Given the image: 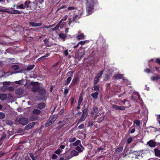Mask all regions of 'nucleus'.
I'll list each match as a JSON object with an SVG mask.
<instances>
[{"instance_id": "61", "label": "nucleus", "mask_w": 160, "mask_h": 160, "mask_svg": "<svg viewBox=\"0 0 160 160\" xmlns=\"http://www.w3.org/2000/svg\"><path fill=\"white\" fill-rule=\"evenodd\" d=\"M155 62L160 65V59L159 58H156L155 61Z\"/></svg>"}, {"instance_id": "22", "label": "nucleus", "mask_w": 160, "mask_h": 160, "mask_svg": "<svg viewBox=\"0 0 160 160\" xmlns=\"http://www.w3.org/2000/svg\"><path fill=\"white\" fill-rule=\"evenodd\" d=\"M99 88L100 87L99 85H97L93 86L92 88V90H94V91H96V92H99Z\"/></svg>"}, {"instance_id": "21", "label": "nucleus", "mask_w": 160, "mask_h": 160, "mask_svg": "<svg viewBox=\"0 0 160 160\" xmlns=\"http://www.w3.org/2000/svg\"><path fill=\"white\" fill-rule=\"evenodd\" d=\"M57 118V116L55 115H51L49 119L52 123H53Z\"/></svg>"}, {"instance_id": "12", "label": "nucleus", "mask_w": 160, "mask_h": 160, "mask_svg": "<svg viewBox=\"0 0 160 160\" xmlns=\"http://www.w3.org/2000/svg\"><path fill=\"white\" fill-rule=\"evenodd\" d=\"M98 51L96 50L95 51H93L92 52V54L93 57H95L96 56L99 58L100 57H103L104 55V53L102 55L100 53H99Z\"/></svg>"}, {"instance_id": "17", "label": "nucleus", "mask_w": 160, "mask_h": 160, "mask_svg": "<svg viewBox=\"0 0 160 160\" xmlns=\"http://www.w3.org/2000/svg\"><path fill=\"white\" fill-rule=\"evenodd\" d=\"M87 116L82 114L78 122L77 125H78L81 122L84 121L86 118Z\"/></svg>"}, {"instance_id": "32", "label": "nucleus", "mask_w": 160, "mask_h": 160, "mask_svg": "<svg viewBox=\"0 0 160 160\" xmlns=\"http://www.w3.org/2000/svg\"><path fill=\"white\" fill-rule=\"evenodd\" d=\"M75 72V71L73 70L72 71H70L68 72L67 74L68 76H69V77H71L72 78L73 76V74Z\"/></svg>"}, {"instance_id": "58", "label": "nucleus", "mask_w": 160, "mask_h": 160, "mask_svg": "<svg viewBox=\"0 0 160 160\" xmlns=\"http://www.w3.org/2000/svg\"><path fill=\"white\" fill-rule=\"evenodd\" d=\"M24 148V146L22 145H20L17 148V150L22 149Z\"/></svg>"}, {"instance_id": "63", "label": "nucleus", "mask_w": 160, "mask_h": 160, "mask_svg": "<svg viewBox=\"0 0 160 160\" xmlns=\"http://www.w3.org/2000/svg\"><path fill=\"white\" fill-rule=\"evenodd\" d=\"M105 76L104 79V81H107L108 79V76L107 74H105Z\"/></svg>"}, {"instance_id": "55", "label": "nucleus", "mask_w": 160, "mask_h": 160, "mask_svg": "<svg viewBox=\"0 0 160 160\" xmlns=\"http://www.w3.org/2000/svg\"><path fill=\"white\" fill-rule=\"evenodd\" d=\"M65 88H66L65 89L64 91V92L63 93L64 95L67 94L68 93V87H66Z\"/></svg>"}, {"instance_id": "46", "label": "nucleus", "mask_w": 160, "mask_h": 160, "mask_svg": "<svg viewBox=\"0 0 160 160\" xmlns=\"http://www.w3.org/2000/svg\"><path fill=\"white\" fill-rule=\"evenodd\" d=\"M99 78L95 77L94 78L93 82V83L94 85L97 84L99 81Z\"/></svg>"}, {"instance_id": "13", "label": "nucleus", "mask_w": 160, "mask_h": 160, "mask_svg": "<svg viewBox=\"0 0 160 160\" xmlns=\"http://www.w3.org/2000/svg\"><path fill=\"white\" fill-rule=\"evenodd\" d=\"M123 76L122 74H116L112 77V79L114 80H116L119 79H123Z\"/></svg>"}, {"instance_id": "27", "label": "nucleus", "mask_w": 160, "mask_h": 160, "mask_svg": "<svg viewBox=\"0 0 160 160\" xmlns=\"http://www.w3.org/2000/svg\"><path fill=\"white\" fill-rule=\"evenodd\" d=\"M59 36L60 38L63 40V41H65V40L67 37L66 35L63 33H60L59 35Z\"/></svg>"}, {"instance_id": "4", "label": "nucleus", "mask_w": 160, "mask_h": 160, "mask_svg": "<svg viewBox=\"0 0 160 160\" xmlns=\"http://www.w3.org/2000/svg\"><path fill=\"white\" fill-rule=\"evenodd\" d=\"M18 122L19 124L25 125L28 123V119L25 118H21L19 119Z\"/></svg>"}, {"instance_id": "45", "label": "nucleus", "mask_w": 160, "mask_h": 160, "mask_svg": "<svg viewBox=\"0 0 160 160\" xmlns=\"http://www.w3.org/2000/svg\"><path fill=\"white\" fill-rule=\"evenodd\" d=\"M105 148L106 146L105 145L102 146L98 148L97 151L98 152H99L101 150H105Z\"/></svg>"}, {"instance_id": "51", "label": "nucleus", "mask_w": 160, "mask_h": 160, "mask_svg": "<svg viewBox=\"0 0 160 160\" xmlns=\"http://www.w3.org/2000/svg\"><path fill=\"white\" fill-rule=\"evenodd\" d=\"M5 117V115L3 112H0V119H2Z\"/></svg>"}, {"instance_id": "19", "label": "nucleus", "mask_w": 160, "mask_h": 160, "mask_svg": "<svg viewBox=\"0 0 160 160\" xmlns=\"http://www.w3.org/2000/svg\"><path fill=\"white\" fill-rule=\"evenodd\" d=\"M32 112L33 114L38 115L41 114V112L38 109H35L32 110Z\"/></svg>"}, {"instance_id": "37", "label": "nucleus", "mask_w": 160, "mask_h": 160, "mask_svg": "<svg viewBox=\"0 0 160 160\" xmlns=\"http://www.w3.org/2000/svg\"><path fill=\"white\" fill-rule=\"evenodd\" d=\"M25 8L26 6L22 4H20L16 7L17 9H24Z\"/></svg>"}, {"instance_id": "39", "label": "nucleus", "mask_w": 160, "mask_h": 160, "mask_svg": "<svg viewBox=\"0 0 160 160\" xmlns=\"http://www.w3.org/2000/svg\"><path fill=\"white\" fill-rule=\"evenodd\" d=\"M53 123H52V122L49 119V120L47 121V122L45 124V126L46 127H48Z\"/></svg>"}, {"instance_id": "11", "label": "nucleus", "mask_w": 160, "mask_h": 160, "mask_svg": "<svg viewBox=\"0 0 160 160\" xmlns=\"http://www.w3.org/2000/svg\"><path fill=\"white\" fill-rule=\"evenodd\" d=\"M46 104L43 102L39 103L36 106V108L39 109L41 110L46 107Z\"/></svg>"}, {"instance_id": "29", "label": "nucleus", "mask_w": 160, "mask_h": 160, "mask_svg": "<svg viewBox=\"0 0 160 160\" xmlns=\"http://www.w3.org/2000/svg\"><path fill=\"white\" fill-rule=\"evenodd\" d=\"M31 3V2L29 0H26L24 2V6H26V8H29L30 7L29 6V4Z\"/></svg>"}, {"instance_id": "43", "label": "nucleus", "mask_w": 160, "mask_h": 160, "mask_svg": "<svg viewBox=\"0 0 160 160\" xmlns=\"http://www.w3.org/2000/svg\"><path fill=\"white\" fill-rule=\"evenodd\" d=\"M88 108H86L85 109H84L83 110L82 114L85 115L86 116H87V115H88Z\"/></svg>"}, {"instance_id": "52", "label": "nucleus", "mask_w": 160, "mask_h": 160, "mask_svg": "<svg viewBox=\"0 0 160 160\" xmlns=\"http://www.w3.org/2000/svg\"><path fill=\"white\" fill-rule=\"evenodd\" d=\"M59 26L58 25H57L56 26L53 28L51 29V30L52 31H55L58 29Z\"/></svg>"}, {"instance_id": "35", "label": "nucleus", "mask_w": 160, "mask_h": 160, "mask_svg": "<svg viewBox=\"0 0 160 160\" xmlns=\"http://www.w3.org/2000/svg\"><path fill=\"white\" fill-rule=\"evenodd\" d=\"M72 78L71 77H68L66 79V82L64 83V85H68L70 82Z\"/></svg>"}, {"instance_id": "18", "label": "nucleus", "mask_w": 160, "mask_h": 160, "mask_svg": "<svg viewBox=\"0 0 160 160\" xmlns=\"http://www.w3.org/2000/svg\"><path fill=\"white\" fill-rule=\"evenodd\" d=\"M15 92L17 94L22 95L24 93V90L22 88H18L16 90Z\"/></svg>"}, {"instance_id": "9", "label": "nucleus", "mask_w": 160, "mask_h": 160, "mask_svg": "<svg viewBox=\"0 0 160 160\" xmlns=\"http://www.w3.org/2000/svg\"><path fill=\"white\" fill-rule=\"evenodd\" d=\"M112 108L113 109H115L116 110H124L125 109V107L124 106H119L115 104H112Z\"/></svg>"}, {"instance_id": "14", "label": "nucleus", "mask_w": 160, "mask_h": 160, "mask_svg": "<svg viewBox=\"0 0 160 160\" xmlns=\"http://www.w3.org/2000/svg\"><path fill=\"white\" fill-rule=\"evenodd\" d=\"M147 143L149 146L152 148H154L156 145V142H154L153 140L149 141Z\"/></svg>"}, {"instance_id": "31", "label": "nucleus", "mask_w": 160, "mask_h": 160, "mask_svg": "<svg viewBox=\"0 0 160 160\" xmlns=\"http://www.w3.org/2000/svg\"><path fill=\"white\" fill-rule=\"evenodd\" d=\"M160 79V76L158 75L156 76L152 77L151 78V79L152 81H155Z\"/></svg>"}, {"instance_id": "30", "label": "nucleus", "mask_w": 160, "mask_h": 160, "mask_svg": "<svg viewBox=\"0 0 160 160\" xmlns=\"http://www.w3.org/2000/svg\"><path fill=\"white\" fill-rule=\"evenodd\" d=\"M119 145L120 146V147L118 148L116 151L118 152H120L123 150V145L122 144L120 143Z\"/></svg>"}, {"instance_id": "42", "label": "nucleus", "mask_w": 160, "mask_h": 160, "mask_svg": "<svg viewBox=\"0 0 160 160\" xmlns=\"http://www.w3.org/2000/svg\"><path fill=\"white\" fill-rule=\"evenodd\" d=\"M93 110L96 114H98L99 111L97 107L95 106L93 107Z\"/></svg>"}, {"instance_id": "34", "label": "nucleus", "mask_w": 160, "mask_h": 160, "mask_svg": "<svg viewBox=\"0 0 160 160\" xmlns=\"http://www.w3.org/2000/svg\"><path fill=\"white\" fill-rule=\"evenodd\" d=\"M30 157L31 158L32 160H37V156H34L33 153H29Z\"/></svg>"}, {"instance_id": "59", "label": "nucleus", "mask_w": 160, "mask_h": 160, "mask_svg": "<svg viewBox=\"0 0 160 160\" xmlns=\"http://www.w3.org/2000/svg\"><path fill=\"white\" fill-rule=\"evenodd\" d=\"M84 127V124L82 123L78 127V128L79 129H82Z\"/></svg>"}, {"instance_id": "6", "label": "nucleus", "mask_w": 160, "mask_h": 160, "mask_svg": "<svg viewBox=\"0 0 160 160\" xmlns=\"http://www.w3.org/2000/svg\"><path fill=\"white\" fill-rule=\"evenodd\" d=\"M12 68L14 70L16 71L15 73L21 72L23 71L22 69L20 68L19 65H14L12 66Z\"/></svg>"}, {"instance_id": "36", "label": "nucleus", "mask_w": 160, "mask_h": 160, "mask_svg": "<svg viewBox=\"0 0 160 160\" xmlns=\"http://www.w3.org/2000/svg\"><path fill=\"white\" fill-rule=\"evenodd\" d=\"M9 13L13 14H20L21 13V11L18 10H14L12 11H11Z\"/></svg>"}, {"instance_id": "23", "label": "nucleus", "mask_w": 160, "mask_h": 160, "mask_svg": "<svg viewBox=\"0 0 160 160\" xmlns=\"http://www.w3.org/2000/svg\"><path fill=\"white\" fill-rule=\"evenodd\" d=\"M35 67L34 65H29L27 67V68L24 69V71H30L32 69Z\"/></svg>"}, {"instance_id": "33", "label": "nucleus", "mask_w": 160, "mask_h": 160, "mask_svg": "<svg viewBox=\"0 0 160 160\" xmlns=\"http://www.w3.org/2000/svg\"><path fill=\"white\" fill-rule=\"evenodd\" d=\"M84 38V35L83 33L78 35L77 36V39L78 40H80L83 39Z\"/></svg>"}, {"instance_id": "3", "label": "nucleus", "mask_w": 160, "mask_h": 160, "mask_svg": "<svg viewBox=\"0 0 160 160\" xmlns=\"http://www.w3.org/2000/svg\"><path fill=\"white\" fill-rule=\"evenodd\" d=\"M68 156L65 157L66 160H69L72 158L73 156H77L78 155V152L75 150H72L70 154H68L69 152L67 153Z\"/></svg>"}, {"instance_id": "50", "label": "nucleus", "mask_w": 160, "mask_h": 160, "mask_svg": "<svg viewBox=\"0 0 160 160\" xmlns=\"http://www.w3.org/2000/svg\"><path fill=\"white\" fill-rule=\"evenodd\" d=\"M133 122L134 124H136L137 125H139L140 124V120H134Z\"/></svg>"}, {"instance_id": "49", "label": "nucleus", "mask_w": 160, "mask_h": 160, "mask_svg": "<svg viewBox=\"0 0 160 160\" xmlns=\"http://www.w3.org/2000/svg\"><path fill=\"white\" fill-rule=\"evenodd\" d=\"M76 140L75 137H73L72 138H69L68 141L70 142H74Z\"/></svg>"}, {"instance_id": "62", "label": "nucleus", "mask_w": 160, "mask_h": 160, "mask_svg": "<svg viewBox=\"0 0 160 160\" xmlns=\"http://www.w3.org/2000/svg\"><path fill=\"white\" fill-rule=\"evenodd\" d=\"M156 70L158 73H160V68L155 67L154 68Z\"/></svg>"}, {"instance_id": "7", "label": "nucleus", "mask_w": 160, "mask_h": 160, "mask_svg": "<svg viewBox=\"0 0 160 160\" xmlns=\"http://www.w3.org/2000/svg\"><path fill=\"white\" fill-rule=\"evenodd\" d=\"M28 24L30 27H37L41 26L42 23L41 22L36 23L33 22H29Z\"/></svg>"}, {"instance_id": "2", "label": "nucleus", "mask_w": 160, "mask_h": 160, "mask_svg": "<svg viewBox=\"0 0 160 160\" xmlns=\"http://www.w3.org/2000/svg\"><path fill=\"white\" fill-rule=\"evenodd\" d=\"M30 85L33 87L31 88V91L32 92H37L39 90L40 85L39 82L32 81L30 83Z\"/></svg>"}, {"instance_id": "16", "label": "nucleus", "mask_w": 160, "mask_h": 160, "mask_svg": "<svg viewBox=\"0 0 160 160\" xmlns=\"http://www.w3.org/2000/svg\"><path fill=\"white\" fill-rule=\"evenodd\" d=\"M154 152L155 156L160 158V150L156 148L154 149Z\"/></svg>"}, {"instance_id": "26", "label": "nucleus", "mask_w": 160, "mask_h": 160, "mask_svg": "<svg viewBox=\"0 0 160 160\" xmlns=\"http://www.w3.org/2000/svg\"><path fill=\"white\" fill-rule=\"evenodd\" d=\"M99 93L98 92H93L91 94V96L94 99H97L98 98Z\"/></svg>"}, {"instance_id": "64", "label": "nucleus", "mask_w": 160, "mask_h": 160, "mask_svg": "<svg viewBox=\"0 0 160 160\" xmlns=\"http://www.w3.org/2000/svg\"><path fill=\"white\" fill-rule=\"evenodd\" d=\"M76 9V8L74 7H68V10H71L75 9Z\"/></svg>"}, {"instance_id": "20", "label": "nucleus", "mask_w": 160, "mask_h": 160, "mask_svg": "<svg viewBox=\"0 0 160 160\" xmlns=\"http://www.w3.org/2000/svg\"><path fill=\"white\" fill-rule=\"evenodd\" d=\"M79 79V78L78 76H75L72 82V85H74L76 84V83L77 82Z\"/></svg>"}, {"instance_id": "5", "label": "nucleus", "mask_w": 160, "mask_h": 160, "mask_svg": "<svg viewBox=\"0 0 160 160\" xmlns=\"http://www.w3.org/2000/svg\"><path fill=\"white\" fill-rule=\"evenodd\" d=\"M38 92L40 95L43 98H44L46 95V91L45 88H40L37 91Z\"/></svg>"}, {"instance_id": "60", "label": "nucleus", "mask_w": 160, "mask_h": 160, "mask_svg": "<svg viewBox=\"0 0 160 160\" xmlns=\"http://www.w3.org/2000/svg\"><path fill=\"white\" fill-rule=\"evenodd\" d=\"M86 42V41H81L78 42V44H80L81 46H82Z\"/></svg>"}, {"instance_id": "48", "label": "nucleus", "mask_w": 160, "mask_h": 160, "mask_svg": "<svg viewBox=\"0 0 160 160\" xmlns=\"http://www.w3.org/2000/svg\"><path fill=\"white\" fill-rule=\"evenodd\" d=\"M133 141V138L130 137L127 140V144L131 143Z\"/></svg>"}, {"instance_id": "25", "label": "nucleus", "mask_w": 160, "mask_h": 160, "mask_svg": "<svg viewBox=\"0 0 160 160\" xmlns=\"http://www.w3.org/2000/svg\"><path fill=\"white\" fill-rule=\"evenodd\" d=\"M7 98V95L6 94H0V99L1 100H4Z\"/></svg>"}, {"instance_id": "1", "label": "nucleus", "mask_w": 160, "mask_h": 160, "mask_svg": "<svg viewBox=\"0 0 160 160\" xmlns=\"http://www.w3.org/2000/svg\"><path fill=\"white\" fill-rule=\"evenodd\" d=\"M86 9L87 12V15H90L93 11L95 5L98 4V0H86Z\"/></svg>"}, {"instance_id": "40", "label": "nucleus", "mask_w": 160, "mask_h": 160, "mask_svg": "<svg viewBox=\"0 0 160 160\" xmlns=\"http://www.w3.org/2000/svg\"><path fill=\"white\" fill-rule=\"evenodd\" d=\"M85 54V51H84L83 52H81L80 53H79V55H78V56H79L80 59L82 58L83 57H84Z\"/></svg>"}, {"instance_id": "54", "label": "nucleus", "mask_w": 160, "mask_h": 160, "mask_svg": "<svg viewBox=\"0 0 160 160\" xmlns=\"http://www.w3.org/2000/svg\"><path fill=\"white\" fill-rule=\"evenodd\" d=\"M104 120V117H101L98 119V122H103Z\"/></svg>"}, {"instance_id": "15", "label": "nucleus", "mask_w": 160, "mask_h": 160, "mask_svg": "<svg viewBox=\"0 0 160 160\" xmlns=\"http://www.w3.org/2000/svg\"><path fill=\"white\" fill-rule=\"evenodd\" d=\"M39 116L33 114L30 117V118L31 121H34L38 120L39 118Z\"/></svg>"}, {"instance_id": "24", "label": "nucleus", "mask_w": 160, "mask_h": 160, "mask_svg": "<svg viewBox=\"0 0 160 160\" xmlns=\"http://www.w3.org/2000/svg\"><path fill=\"white\" fill-rule=\"evenodd\" d=\"M123 102L124 105L125 106V108H128L130 107L131 105L130 104L129 102L126 99L123 100Z\"/></svg>"}, {"instance_id": "41", "label": "nucleus", "mask_w": 160, "mask_h": 160, "mask_svg": "<svg viewBox=\"0 0 160 160\" xmlns=\"http://www.w3.org/2000/svg\"><path fill=\"white\" fill-rule=\"evenodd\" d=\"M103 72V71H101L98 73L96 75V77H98L99 78L101 77Z\"/></svg>"}, {"instance_id": "56", "label": "nucleus", "mask_w": 160, "mask_h": 160, "mask_svg": "<svg viewBox=\"0 0 160 160\" xmlns=\"http://www.w3.org/2000/svg\"><path fill=\"white\" fill-rule=\"evenodd\" d=\"M62 151L60 149L58 148L56 151H55L54 153L58 154H59Z\"/></svg>"}, {"instance_id": "57", "label": "nucleus", "mask_w": 160, "mask_h": 160, "mask_svg": "<svg viewBox=\"0 0 160 160\" xmlns=\"http://www.w3.org/2000/svg\"><path fill=\"white\" fill-rule=\"evenodd\" d=\"M50 55V54L49 53H47L44 56H42L40 57L41 59H44L45 58L48 57Z\"/></svg>"}, {"instance_id": "53", "label": "nucleus", "mask_w": 160, "mask_h": 160, "mask_svg": "<svg viewBox=\"0 0 160 160\" xmlns=\"http://www.w3.org/2000/svg\"><path fill=\"white\" fill-rule=\"evenodd\" d=\"M75 149L77 151H78L80 152H82V150L81 149V147L78 146H77L75 148Z\"/></svg>"}, {"instance_id": "10", "label": "nucleus", "mask_w": 160, "mask_h": 160, "mask_svg": "<svg viewBox=\"0 0 160 160\" xmlns=\"http://www.w3.org/2000/svg\"><path fill=\"white\" fill-rule=\"evenodd\" d=\"M35 124V122H32L26 125L25 127V130H28L30 129H32L34 127Z\"/></svg>"}, {"instance_id": "8", "label": "nucleus", "mask_w": 160, "mask_h": 160, "mask_svg": "<svg viewBox=\"0 0 160 160\" xmlns=\"http://www.w3.org/2000/svg\"><path fill=\"white\" fill-rule=\"evenodd\" d=\"M80 18V16H79L78 15H76L74 17H73V19H72L71 18H69L68 19V24L69 25L71 24V23L72 22H74L76 20H77V18H78V19H79Z\"/></svg>"}, {"instance_id": "38", "label": "nucleus", "mask_w": 160, "mask_h": 160, "mask_svg": "<svg viewBox=\"0 0 160 160\" xmlns=\"http://www.w3.org/2000/svg\"><path fill=\"white\" fill-rule=\"evenodd\" d=\"M134 127V126L133 125L132 126L131 128L129 129V130H128V132L129 133L132 134V133H133L135 131V128H133Z\"/></svg>"}, {"instance_id": "47", "label": "nucleus", "mask_w": 160, "mask_h": 160, "mask_svg": "<svg viewBox=\"0 0 160 160\" xmlns=\"http://www.w3.org/2000/svg\"><path fill=\"white\" fill-rule=\"evenodd\" d=\"M81 143V141L77 140L76 142L73 143V145L74 146H77L79 145Z\"/></svg>"}, {"instance_id": "44", "label": "nucleus", "mask_w": 160, "mask_h": 160, "mask_svg": "<svg viewBox=\"0 0 160 160\" xmlns=\"http://www.w3.org/2000/svg\"><path fill=\"white\" fill-rule=\"evenodd\" d=\"M83 100V98L82 97L80 96L79 97V99L78 101V105L79 106H80L82 101Z\"/></svg>"}, {"instance_id": "28", "label": "nucleus", "mask_w": 160, "mask_h": 160, "mask_svg": "<svg viewBox=\"0 0 160 160\" xmlns=\"http://www.w3.org/2000/svg\"><path fill=\"white\" fill-rule=\"evenodd\" d=\"M43 42H44L45 46L47 47H50L52 45L50 44L49 42L47 39H44Z\"/></svg>"}]
</instances>
